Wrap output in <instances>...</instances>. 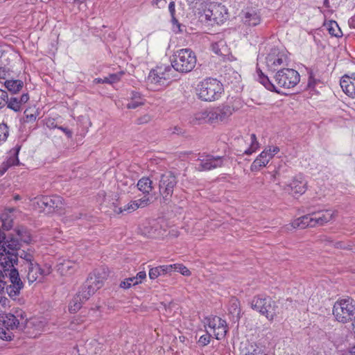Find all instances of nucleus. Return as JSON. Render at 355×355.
<instances>
[{
  "label": "nucleus",
  "mask_w": 355,
  "mask_h": 355,
  "mask_svg": "<svg viewBox=\"0 0 355 355\" xmlns=\"http://www.w3.org/2000/svg\"><path fill=\"white\" fill-rule=\"evenodd\" d=\"M124 75V72L121 71L117 73H111L107 77H105L102 83H109L112 84L119 82L121 77Z\"/></svg>",
  "instance_id": "nucleus-42"
},
{
  "label": "nucleus",
  "mask_w": 355,
  "mask_h": 355,
  "mask_svg": "<svg viewBox=\"0 0 355 355\" xmlns=\"http://www.w3.org/2000/svg\"><path fill=\"white\" fill-rule=\"evenodd\" d=\"M289 60L284 51L272 49L265 58V64L267 70L271 72H278L282 69L288 66Z\"/></svg>",
  "instance_id": "nucleus-10"
},
{
  "label": "nucleus",
  "mask_w": 355,
  "mask_h": 355,
  "mask_svg": "<svg viewBox=\"0 0 355 355\" xmlns=\"http://www.w3.org/2000/svg\"><path fill=\"white\" fill-rule=\"evenodd\" d=\"M266 150L268 151V155L271 156V159L279 152V148L277 146H273Z\"/></svg>",
  "instance_id": "nucleus-55"
},
{
  "label": "nucleus",
  "mask_w": 355,
  "mask_h": 355,
  "mask_svg": "<svg viewBox=\"0 0 355 355\" xmlns=\"http://www.w3.org/2000/svg\"><path fill=\"white\" fill-rule=\"evenodd\" d=\"M0 294V313H4L6 308L10 306V301L6 296Z\"/></svg>",
  "instance_id": "nucleus-47"
},
{
  "label": "nucleus",
  "mask_w": 355,
  "mask_h": 355,
  "mask_svg": "<svg viewBox=\"0 0 355 355\" xmlns=\"http://www.w3.org/2000/svg\"><path fill=\"white\" fill-rule=\"evenodd\" d=\"M242 23L248 27H254L261 21L260 12L253 8H247L242 10L240 15Z\"/></svg>",
  "instance_id": "nucleus-18"
},
{
  "label": "nucleus",
  "mask_w": 355,
  "mask_h": 355,
  "mask_svg": "<svg viewBox=\"0 0 355 355\" xmlns=\"http://www.w3.org/2000/svg\"><path fill=\"white\" fill-rule=\"evenodd\" d=\"M229 313L232 316L233 320H239L241 318L240 302L235 297H232L230 300Z\"/></svg>",
  "instance_id": "nucleus-31"
},
{
  "label": "nucleus",
  "mask_w": 355,
  "mask_h": 355,
  "mask_svg": "<svg viewBox=\"0 0 355 355\" xmlns=\"http://www.w3.org/2000/svg\"><path fill=\"white\" fill-rule=\"evenodd\" d=\"M333 315L341 323L352 320L355 315V300L350 297L338 299L334 305Z\"/></svg>",
  "instance_id": "nucleus-7"
},
{
  "label": "nucleus",
  "mask_w": 355,
  "mask_h": 355,
  "mask_svg": "<svg viewBox=\"0 0 355 355\" xmlns=\"http://www.w3.org/2000/svg\"><path fill=\"white\" fill-rule=\"evenodd\" d=\"M171 266H173V271H177L184 276L189 277L191 275V271L182 263H174Z\"/></svg>",
  "instance_id": "nucleus-44"
},
{
  "label": "nucleus",
  "mask_w": 355,
  "mask_h": 355,
  "mask_svg": "<svg viewBox=\"0 0 355 355\" xmlns=\"http://www.w3.org/2000/svg\"><path fill=\"white\" fill-rule=\"evenodd\" d=\"M19 240L12 234L6 236L0 248V261H7L10 263L17 264V252L21 250Z\"/></svg>",
  "instance_id": "nucleus-8"
},
{
  "label": "nucleus",
  "mask_w": 355,
  "mask_h": 355,
  "mask_svg": "<svg viewBox=\"0 0 355 355\" xmlns=\"http://www.w3.org/2000/svg\"><path fill=\"white\" fill-rule=\"evenodd\" d=\"M197 62L195 53L190 49H182L174 53L171 58V67L180 73L191 71Z\"/></svg>",
  "instance_id": "nucleus-4"
},
{
  "label": "nucleus",
  "mask_w": 355,
  "mask_h": 355,
  "mask_svg": "<svg viewBox=\"0 0 355 355\" xmlns=\"http://www.w3.org/2000/svg\"><path fill=\"white\" fill-rule=\"evenodd\" d=\"M139 207H144L146 206L149 202V198L146 197H144L141 199L135 200Z\"/></svg>",
  "instance_id": "nucleus-52"
},
{
  "label": "nucleus",
  "mask_w": 355,
  "mask_h": 355,
  "mask_svg": "<svg viewBox=\"0 0 355 355\" xmlns=\"http://www.w3.org/2000/svg\"><path fill=\"white\" fill-rule=\"evenodd\" d=\"M327 30L329 33L334 37H340L343 35V33L336 21H330L327 24Z\"/></svg>",
  "instance_id": "nucleus-38"
},
{
  "label": "nucleus",
  "mask_w": 355,
  "mask_h": 355,
  "mask_svg": "<svg viewBox=\"0 0 355 355\" xmlns=\"http://www.w3.org/2000/svg\"><path fill=\"white\" fill-rule=\"evenodd\" d=\"M177 182L178 180L176 176L171 171H166L159 175V193L166 200L171 197Z\"/></svg>",
  "instance_id": "nucleus-13"
},
{
  "label": "nucleus",
  "mask_w": 355,
  "mask_h": 355,
  "mask_svg": "<svg viewBox=\"0 0 355 355\" xmlns=\"http://www.w3.org/2000/svg\"><path fill=\"white\" fill-rule=\"evenodd\" d=\"M35 200L40 208L43 209H48L49 212L62 209V198L58 196H42L35 198Z\"/></svg>",
  "instance_id": "nucleus-16"
},
{
  "label": "nucleus",
  "mask_w": 355,
  "mask_h": 355,
  "mask_svg": "<svg viewBox=\"0 0 355 355\" xmlns=\"http://www.w3.org/2000/svg\"><path fill=\"white\" fill-rule=\"evenodd\" d=\"M82 214H76V216H69L70 218V220H77V219H79L80 218Z\"/></svg>",
  "instance_id": "nucleus-64"
},
{
  "label": "nucleus",
  "mask_w": 355,
  "mask_h": 355,
  "mask_svg": "<svg viewBox=\"0 0 355 355\" xmlns=\"http://www.w3.org/2000/svg\"><path fill=\"white\" fill-rule=\"evenodd\" d=\"M271 159V156L268 155V151L264 150L254 159L250 166L252 171H259L261 167L266 166Z\"/></svg>",
  "instance_id": "nucleus-24"
},
{
  "label": "nucleus",
  "mask_w": 355,
  "mask_h": 355,
  "mask_svg": "<svg viewBox=\"0 0 355 355\" xmlns=\"http://www.w3.org/2000/svg\"><path fill=\"white\" fill-rule=\"evenodd\" d=\"M168 10L171 15H175V2L171 1L168 5Z\"/></svg>",
  "instance_id": "nucleus-58"
},
{
  "label": "nucleus",
  "mask_w": 355,
  "mask_h": 355,
  "mask_svg": "<svg viewBox=\"0 0 355 355\" xmlns=\"http://www.w3.org/2000/svg\"><path fill=\"white\" fill-rule=\"evenodd\" d=\"M21 149V146L17 145L15 148L10 150V155L8 159L6 161V166H3L4 167H7V169L12 166H17L19 164V160L18 158V154Z\"/></svg>",
  "instance_id": "nucleus-32"
},
{
  "label": "nucleus",
  "mask_w": 355,
  "mask_h": 355,
  "mask_svg": "<svg viewBox=\"0 0 355 355\" xmlns=\"http://www.w3.org/2000/svg\"><path fill=\"white\" fill-rule=\"evenodd\" d=\"M26 278L30 284L36 282L41 274V267L37 262H34L31 265L26 266Z\"/></svg>",
  "instance_id": "nucleus-27"
},
{
  "label": "nucleus",
  "mask_w": 355,
  "mask_h": 355,
  "mask_svg": "<svg viewBox=\"0 0 355 355\" xmlns=\"http://www.w3.org/2000/svg\"><path fill=\"white\" fill-rule=\"evenodd\" d=\"M6 76V70L5 68L0 67V78L5 79Z\"/></svg>",
  "instance_id": "nucleus-61"
},
{
  "label": "nucleus",
  "mask_w": 355,
  "mask_h": 355,
  "mask_svg": "<svg viewBox=\"0 0 355 355\" xmlns=\"http://www.w3.org/2000/svg\"><path fill=\"white\" fill-rule=\"evenodd\" d=\"M227 160L225 156H214L211 154L200 155L198 159L196 168L199 171H211L224 166Z\"/></svg>",
  "instance_id": "nucleus-12"
},
{
  "label": "nucleus",
  "mask_w": 355,
  "mask_h": 355,
  "mask_svg": "<svg viewBox=\"0 0 355 355\" xmlns=\"http://www.w3.org/2000/svg\"><path fill=\"white\" fill-rule=\"evenodd\" d=\"M17 254V259L20 258L24 260V263L26 265V266L31 265L34 262H37L35 261L36 252L33 248H28L26 250H20Z\"/></svg>",
  "instance_id": "nucleus-26"
},
{
  "label": "nucleus",
  "mask_w": 355,
  "mask_h": 355,
  "mask_svg": "<svg viewBox=\"0 0 355 355\" xmlns=\"http://www.w3.org/2000/svg\"><path fill=\"white\" fill-rule=\"evenodd\" d=\"M171 22L173 24H175L179 28V31L182 32V30L180 29L181 24L178 22V19L175 18V15H171Z\"/></svg>",
  "instance_id": "nucleus-59"
},
{
  "label": "nucleus",
  "mask_w": 355,
  "mask_h": 355,
  "mask_svg": "<svg viewBox=\"0 0 355 355\" xmlns=\"http://www.w3.org/2000/svg\"><path fill=\"white\" fill-rule=\"evenodd\" d=\"M224 89L222 83L215 78H207L197 88L199 98L205 101H214L220 97Z\"/></svg>",
  "instance_id": "nucleus-6"
},
{
  "label": "nucleus",
  "mask_w": 355,
  "mask_h": 355,
  "mask_svg": "<svg viewBox=\"0 0 355 355\" xmlns=\"http://www.w3.org/2000/svg\"><path fill=\"white\" fill-rule=\"evenodd\" d=\"M51 266L49 264H45L43 268H41L42 277L47 276L52 272Z\"/></svg>",
  "instance_id": "nucleus-51"
},
{
  "label": "nucleus",
  "mask_w": 355,
  "mask_h": 355,
  "mask_svg": "<svg viewBox=\"0 0 355 355\" xmlns=\"http://www.w3.org/2000/svg\"><path fill=\"white\" fill-rule=\"evenodd\" d=\"M266 303H264V307L266 309H268L271 311H278V306L274 300L269 296H266L265 298Z\"/></svg>",
  "instance_id": "nucleus-45"
},
{
  "label": "nucleus",
  "mask_w": 355,
  "mask_h": 355,
  "mask_svg": "<svg viewBox=\"0 0 355 355\" xmlns=\"http://www.w3.org/2000/svg\"><path fill=\"white\" fill-rule=\"evenodd\" d=\"M138 209V205L135 200L130 202L128 204L125 205L123 207H115L114 211L116 214H122L124 211L131 213Z\"/></svg>",
  "instance_id": "nucleus-39"
},
{
  "label": "nucleus",
  "mask_w": 355,
  "mask_h": 355,
  "mask_svg": "<svg viewBox=\"0 0 355 355\" xmlns=\"http://www.w3.org/2000/svg\"><path fill=\"white\" fill-rule=\"evenodd\" d=\"M210 338H211V334L209 333V331H207L206 334L202 335L200 337L198 343L202 347L206 346L209 343Z\"/></svg>",
  "instance_id": "nucleus-48"
},
{
  "label": "nucleus",
  "mask_w": 355,
  "mask_h": 355,
  "mask_svg": "<svg viewBox=\"0 0 355 355\" xmlns=\"http://www.w3.org/2000/svg\"><path fill=\"white\" fill-rule=\"evenodd\" d=\"M107 274L102 269H96L91 273L85 281V284L80 288L77 295L85 302L91 295H92L98 289L103 285V281L106 278Z\"/></svg>",
  "instance_id": "nucleus-5"
},
{
  "label": "nucleus",
  "mask_w": 355,
  "mask_h": 355,
  "mask_svg": "<svg viewBox=\"0 0 355 355\" xmlns=\"http://www.w3.org/2000/svg\"><path fill=\"white\" fill-rule=\"evenodd\" d=\"M257 73L259 82L266 89L277 94L282 93L281 89L293 88L300 80L299 73L296 70L288 67L282 69V70L276 72L273 76L272 81L259 68L257 69Z\"/></svg>",
  "instance_id": "nucleus-2"
},
{
  "label": "nucleus",
  "mask_w": 355,
  "mask_h": 355,
  "mask_svg": "<svg viewBox=\"0 0 355 355\" xmlns=\"http://www.w3.org/2000/svg\"><path fill=\"white\" fill-rule=\"evenodd\" d=\"M340 87L343 92L349 97L355 98V77L344 76L340 80Z\"/></svg>",
  "instance_id": "nucleus-22"
},
{
  "label": "nucleus",
  "mask_w": 355,
  "mask_h": 355,
  "mask_svg": "<svg viewBox=\"0 0 355 355\" xmlns=\"http://www.w3.org/2000/svg\"><path fill=\"white\" fill-rule=\"evenodd\" d=\"M251 144L248 148L245 150L243 153V155H250L253 153L256 152L257 149L259 148V144L257 139L256 135L254 134H252L250 135Z\"/></svg>",
  "instance_id": "nucleus-40"
},
{
  "label": "nucleus",
  "mask_w": 355,
  "mask_h": 355,
  "mask_svg": "<svg viewBox=\"0 0 355 355\" xmlns=\"http://www.w3.org/2000/svg\"><path fill=\"white\" fill-rule=\"evenodd\" d=\"M152 184L150 178L144 177L138 181L137 187L144 193H149L153 189Z\"/></svg>",
  "instance_id": "nucleus-37"
},
{
  "label": "nucleus",
  "mask_w": 355,
  "mask_h": 355,
  "mask_svg": "<svg viewBox=\"0 0 355 355\" xmlns=\"http://www.w3.org/2000/svg\"><path fill=\"white\" fill-rule=\"evenodd\" d=\"M212 50L213 51L221 55H225L227 52V48L225 46V43L224 41H219L218 42H215L212 44Z\"/></svg>",
  "instance_id": "nucleus-43"
},
{
  "label": "nucleus",
  "mask_w": 355,
  "mask_h": 355,
  "mask_svg": "<svg viewBox=\"0 0 355 355\" xmlns=\"http://www.w3.org/2000/svg\"><path fill=\"white\" fill-rule=\"evenodd\" d=\"M322 241L326 245H327V244H333L334 245V243L333 242V240L330 237H327V236H324Z\"/></svg>",
  "instance_id": "nucleus-60"
},
{
  "label": "nucleus",
  "mask_w": 355,
  "mask_h": 355,
  "mask_svg": "<svg viewBox=\"0 0 355 355\" xmlns=\"http://www.w3.org/2000/svg\"><path fill=\"white\" fill-rule=\"evenodd\" d=\"M54 127H55V128H58V129H59V130H62L63 132H64V133L66 134V135H67L69 138L71 137V136H72V132H71L70 130H69L68 128H64V127H62V126H58L57 125H55V126H54Z\"/></svg>",
  "instance_id": "nucleus-56"
},
{
  "label": "nucleus",
  "mask_w": 355,
  "mask_h": 355,
  "mask_svg": "<svg viewBox=\"0 0 355 355\" xmlns=\"http://www.w3.org/2000/svg\"><path fill=\"white\" fill-rule=\"evenodd\" d=\"M242 355H267L262 348L256 344L250 343L242 349Z\"/></svg>",
  "instance_id": "nucleus-34"
},
{
  "label": "nucleus",
  "mask_w": 355,
  "mask_h": 355,
  "mask_svg": "<svg viewBox=\"0 0 355 355\" xmlns=\"http://www.w3.org/2000/svg\"><path fill=\"white\" fill-rule=\"evenodd\" d=\"M146 277L145 271L139 272L135 277L125 279L120 283V288L123 289L130 288L132 286L137 285L141 283V281Z\"/></svg>",
  "instance_id": "nucleus-25"
},
{
  "label": "nucleus",
  "mask_w": 355,
  "mask_h": 355,
  "mask_svg": "<svg viewBox=\"0 0 355 355\" xmlns=\"http://www.w3.org/2000/svg\"><path fill=\"white\" fill-rule=\"evenodd\" d=\"M318 82H319V80H317L316 78H315L313 73H311L309 75V82H308L309 87L313 88L316 85Z\"/></svg>",
  "instance_id": "nucleus-53"
},
{
  "label": "nucleus",
  "mask_w": 355,
  "mask_h": 355,
  "mask_svg": "<svg viewBox=\"0 0 355 355\" xmlns=\"http://www.w3.org/2000/svg\"><path fill=\"white\" fill-rule=\"evenodd\" d=\"M0 294L7 293L12 300H16L24 286L18 270L15 268L16 263L0 261Z\"/></svg>",
  "instance_id": "nucleus-3"
},
{
  "label": "nucleus",
  "mask_w": 355,
  "mask_h": 355,
  "mask_svg": "<svg viewBox=\"0 0 355 355\" xmlns=\"http://www.w3.org/2000/svg\"><path fill=\"white\" fill-rule=\"evenodd\" d=\"M349 24L350 26L355 28V15L349 19Z\"/></svg>",
  "instance_id": "nucleus-63"
},
{
  "label": "nucleus",
  "mask_w": 355,
  "mask_h": 355,
  "mask_svg": "<svg viewBox=\"0 0 355 355\" xmlns=\"http://www.w3.org/2000/svg\"><path fill=\"white\" fill-rule=\"evenodd\" d=\"M29 99V95L28 93L23 94L20 97H8V103L6 104L7 107L15 111L19 112L21 109V105L26 103Z\"/></svg>",
  "instance_id": "nucleus-21"
},
{
  "label": "nucleus",
  "mask_w": 355,
  "mask_h": 355,
  "mask_svg": "<svg viewBox=\"0 0 355 355\" xmlns=\"http://www.w3.org/2000/svg\"><path fill=\"white\" fill-rule=\"evenodd\" d=\"M129 98L130 99V102L126 105L128 109H135L144 104V99L138 92L132 91L130 93Z\"/></svg>",
  "instance_id": "nucleus-30"
},
{
  "label": "nucleus",
  "mask_w": 355,
  "mask_h": 355,
  "mask_svg": "<svg viewBox=\"0 0 355 355\" xmlns=\"http://www.w3.org/2000/svg\"><path fill=\"white\" fill-rule=\"evenodd\" d=\"M239 105L240 101L239 99L230 100L225 103L211 109V123L227 122L233 112L239 110Z\"/></svg>",
  "instance_id": "nucleus-9"
},
{
  "label": "nucleus",
  "mask_w": 355,
  "mask_h": 355,
  "mask_svg": "<svg viewBox=\"0 0 355 355\" xmlns=\"http://www.w3.org/2000/svg\"><path fill=\"white\" fill-rule=\"evenodd\" d=\"M314 226H322L334 219L336 212L331 209H324L310 213Z\"/></svg>",
  "instance_id": "nucleus-19"
},
{
  "label": "nucleus",
  "mask_w": 355,
  "mask_h": 355,
  "mask_svg": "<svg viewBox=\"0 0 355 355\" xmlns=\"http://www.w3.org/2000/svg\"><path fill=\"white\" fill-rule=\"evenodd\" d=\"M72 268V263L69 261L60 263L59 270L62 272L64 270H69Z\"/></svg>",
  "instance_id": "nucleus-54"
},
{
  "label": "nucleus",
  "mask_w": 355,
  "mask_h": 355,
  "mask_svg": "<svg viewBox=\"0 0 355 355\" xmlns=\"http://www.w3.org/2000/svg\"><path fill=\"white\" fill-rule=\"evenodd\" d=\"M15 232L16 235L19 237L20 241L28 243L31 241V236L28 230V229L25 227L20 226L17 227L15 229Z\"/></svg>",
  "instance_id": "nucleus-35"
},
{
  "label": "nucleus",
  "mask_w": 355,
  "mask_h": 355,
  "mask_svg": "<svg viewBox=\"0 0 355 355\" xmlns=\"http://www.w3.org/2000/svg\"><path fill=\"white\" fill-rule=\"evenodd\" d=\"M203 14L205 19L214 24H223L228 18L227 10L224 5L218 3H211L204 9Z\"/></svg>",
  "instance_id": "nucleus-11"
},
{
  "label": "nucleus",
  "mask_w": 355,
  "mask_h": 355,
  "mask_svg": "<svg viewBox=\"0 0 355 355\" xmlns=\"http://www.w3.org/2000/svg\"><path fill=\"white\" fill-rule=\"evenodd\" d=\"M172 67L169 65H160L150 71L148 79L153 84L160 86L167 85L168 81L171 78Z\"/></svg>",
  "instance_id": "nucleus-15"
},
{
  "label": "nucleus",
  "mask_w": 355,
  "mask_h": 355,
  "mask_svg": "<svg viewBox=\"0 0 355 355\" xmlns=\"http://www.w3.org/2000/svg\"><path fill=\"white\" fill-rule=\"evenodd\" d=\"M306 184L307 182L304 179V178L301 175L295 176L291 182L288 184V187L291 191L293 192V194H303L306 190Z\"/></svg>",
  "instance_id": "nucleus-20"
},
{
  "label": "nucleus",
  "mask_w": 355,
  "mask_h": 355,
  "mask_svg": "<svg viewBox=\"0 0 355 355\" xmlns=\"http://www.w3.org/2000/svg\"><path fill=\"white\" fill-rule=\"evenodd\" d=\"M9 135L8 127L5 123L0 124V144L6 141Z\"/></svg>",
  "instance_id": "nucleus-46"
},
{
  "label": "nucleus",
  "mask_w": 355,
  "mask_h": 355,
  "mask_svg": "<svg viewBox=\"0 0 355 355\" xmlns=\"http://www.w3.org/2000/svg\"><path fill=\"white\" fill-rule=\"evenodd\" d=\"M84 302L80 298V295H76L70 302L69 310L71 313L77 312L82 306Z\"/></svg>",
  "instance_id": "nucleus-41"
},
{
  "label": "nucleus",
  "mask_w": 355,
  "mask_h": 355,
  "mask_svg": "<svg viewBox=\"0 0 355 355\" xmlns=\"http://www.w3.org/2000/svg\"><path fill=\"white\" fill-rule=\"evenodd\" d=\"M4 86L11 93H18L24 87V83L20 80H7L4 82Z\"/></svg>",
  "instance_id": "nucleus-33"
},
{
  "label": "nucleus",
  "mask_w": 355,
  "mask_h": 355,
  "mask_svg": "<svg viewBox=\"0 0 355 355\" xmlns=\"http://www.w3.org/2000/svg\"><path fill=\"white\" fill-rule=\"evenodd\" d=\"M8 103V93L6 91L0 89V109L5 107Z\"/></svg>",
  "instance_id": "nucleus-50"
},
{
  "label": "nucleus",
  "mask_w": 355,
  "mask_h": 355,
  "mask_svg": "<svg viewBox=\"0 0 355 355\" xmlns=\"http://www.w3.org/2000/svg\"><path fill=\"white\" fill-rule=\"evenodd\" d=\"M173 271V266L171 265H163L157 267L152 268L149 270V277L151 279H155L161 275H165L167 274L171 275Z\"/></svg>",
  "instance_id": "nucleus-29"
},
{
  "label": "nucleus",
  "mask_w": 355,
  "mask_h": 355,
  "mask_svg": "<svg viewBox=\"0 0 355 355\" xmlns=\"http://www.w3.org/2000/svg\"><path fill=\"white\" fill-rule=\"evenodd\" d=\"M211 114V109L202 110V111L197 112L194 115V120H196L198 124L205 123V122L211 123V116H210Z\"/></svg>",
  "instance_id": "nucleus-36"
},
{
  "label": "nucleus",
  "mask_w": 355,
  "mask_h": 355,
  "mask_svg": "<svg viewBox=\"0 0 355 355\" xmlns=\"http://www.w3.org/2000/svg\"><path fill=\"white\" fill-rule=\"evenodd\" d=\"M266 297V295H264L254 296L250 302L251 307L265 315L268 320L273 321L274 318L279 314V311H271L266 309V307H264V303H266L265 301Z\"/></svg>",
  "instance_id": "nucleus-17"
},
{
  "label": "nucleus",
  "mask_w": 355,
  "mask_h": 355,
  "mask_svg": "<svg viewBox=\"0 0 355 355\" xmlns=\"http://www.w3.org/2000/svg\"><path fill=\"white\" fill-rule=\"evenodd\" d=\"M291 227L293 229H304L307 227H313L315 226L312 220L311 215V214H309L294 220L291 223Z\"/></svg>",
  "instance_id": "nucleus-28"
},
{
  "label": "nucleus",
  "mask_w": 355,
  "mask_h": 355,
  "mask_svg": "<svg viewBox=\"0 0 355 355\" xmlns=\"http://www.w3.org/2000/svg\"><path fill=\"white\" fill-rule=\"evenodd\" d=\"M347 355H355V345L349 349Z\"/></svg>",
  "instance_id": "nucleus-62"
},
{
  "label": "nucleus",
  "mask_w": 355,
  "mask_h": 355,
  "mask_svg": "<svg viewBox=\"0 0 355 355\" xmlns=\"http://www.w3.org/2000/svg\"><path fill=\"white\" fill-rule=\"evenodd\" d=\"M334 248H338V249H343V250H352V247H353L351 242L349 243L348 244H345L343 241H338V242L334 243Z\"/></svg>",
  "instance_id": "nucleus-49"
},
{
  "label": "nucleus",
  "mask_w": 355,
  "mask_h": 355,
  "mask_svg": "<svg viewBox=\"0 0 355 355\" xmlns=\"http://www.w3.org/2000/svg\"><path fill=\"white\" fill-rule=\"evenodd\" d=\"M205 327L209 328V333H212L217 340L223 338L227 332V322L220 317H207L205 318Z\"/></svg>",
  "instance_id": "nucleus-14"
},
{
  "label": "nucleus",
  "mask_w": 355,
  "mask_h": 355,
  "mask_svg": "<svg viewBox=\"0 0 355 355\" xmlns=\"http://www.w3.org/2000/svg\"><path fill=\"white\" fill-rule=\"evenodd\" d=\"M16 211L15 208H6L0 214V219L2 222V227L4 230H10L13 226V213Z\"/></svg>",
  "instance_id": "nucleus-23"
},
{
  "label": "nucleus",
  "mask_w": 355,
  "mask_h": 355,
  "mask_svg": "<svg viewBox=\"0 0 355 355\" xmlns=\"http://www.w3.org/2000/svg\"><path fill=\"white\" fill-rule=\"evenodd\" d=\"M150 120V116L144 115V116L137 119L138 124H143L147 123Z\"/></svg>",
  "instance_id": "nucleus-57"
},
{
  "label": "nucleus",
  "mask_w": 355,
  "mask_h": 355,
  "mask_svg": "<svg viewBox=\"0 0 355 355\" xmlns=\"http://www.w3.org/2000/svg\"><path fill=\"white\" fill-rule=\"evenodd\" d=\"M0 338L10 341L14 335L12 330L17 329L24 331L26 328L33 327L36 331H43L45 326L44 321L39 319L28 320L26 313L23 310H16L14 313H0Z\"/></svg>",
  "instance_id": "nucleus-1"
}]
</instances>
